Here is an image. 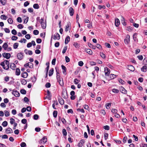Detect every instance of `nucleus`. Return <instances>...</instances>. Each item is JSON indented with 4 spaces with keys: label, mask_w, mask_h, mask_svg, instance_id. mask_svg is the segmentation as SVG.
Segmentation results:
<instances>
[{
    "label": "nucleus",
    "mask_w": 147,
    "mask_h": 147,
    "mask_svg": "<svg viewBox=\"0 0 147 147\" xmlns=\"http://www.w3.org/2000/svg\"><path fill=\"white\" fill-rule=\"evenodd\" d=\"M55 69L57 72V80L59 82V85L61 86H62L63 85V82L62 78H61V80L60 76L58 75L59 74V70L58 69H57L56 67Z\"/></svg>",
    "instance_id": "obj_1"
},
{
    "label": "nucleus",
    "mask_w": 147,
    "mask_h": 147,
    "mask_svg": "<svg viewBox=\"0 0 147 147\" xmlns=\"http://www.w3.org/2000/svg\"><path fill=\"white\" fill-rule=\"evenodd\" d=\"M24 53L22 52H20L17 55V57L18 59L21 60L24 58Z\"/></svg>",
    "instance_id": "obj_2"
},
{
    "label": "nucleus",
    "mask_w": 147,
    "mask_h": 147,
    "mask_svg": "<svg viewBox=\"0 0 147 147\" xmlns=\"http://www.w3.org/2000/svg\"><path fill=\"white\" fill-rule=\"evenodd\" d=\"M3 56L7 59H9L11 57V55L8 53H4L2 54Z\"/></svg>",
    "instance_id": "obj_3"
},
{
    "label": "nucleus",
    "mask_w": 147,
    "mask_h": 147,
    "mask_svg": "<svg viewBox=\"0 0 147 147\" xmlns=\"http://www.w3.org/2000/svg\"><path fill=\"white\" fill-rule=\"evenodd\" d=\"M47 142V138L46 136H44L43 138L39 141L40 144H44Z\"/></svg>",
    "instance_id": "obj_4"
},
{
    "label": "nucleus",
    "mask_w": 147,
    "mask_h": 147,
    "mask_svg": "<svg viewBox=\"0 0 147 147\" xmlns=\"http://www.w3.org/2000/svg\"><path fill=\"white\" fill-rule=\"evenodd\" d=\"M12 94L16 97H18L20 96V94L16 90H13L12 92Z\"/></svg>",
    "instance_id": "obj_5"
},
{
    "label": "nucleus",
    "mask_w": 147,
    "mask_h": 147,
    "mask_svg": "<svg viewBox=\"0 0 147 147\" xmlns=\"http://www.w3.org/2000/svg\"><path fill=\"white\" fill-rule=\"evenodd\" d=\"M105 75L106 76H109L110 72V70L107 67L105 68Z\"/></svg>",
    "instance_id": "obj_6"
},
{
    "label": "nucleus",
    "mask_w": 147,
    "mask_h": 147,
    "mask_svg": "<svg viewBox=\"0 0 147 147\" xmlns=\"http://www.w3.org/2000/svg\"><path fill=\"white\" fill-rule=\"evenodd\" d=\"M24 66L26 67H28L30 68H32L33 67V65L31 62H28L25 64L24 65Z\"/></svg>",
    "instance_id": "obj_7"
},
{
    "label": "nucleus",
    "mask_w": 147,
    "mask_h": 147,
    "mask_svg": "<svg viewBox=\"0 0 147 147\" xmlns=\"http://www.w3.org/2000/svg\"><path fill=\"white\" fill-rule=\"evenodd\" d=\"M130 37L129 34H127L126 36V38L124 39V42L125 44H127L129 43L130 41Z\"/></svg>",
    "instance_id": "obj_8"
},
{
    "label": "nucleus",
    "mask_w": 147,
    "mask_h": 147,
    "mask_svg": "<svg viewBox=\"0 0 147 147\" xmlns=\"http://www.w3.org/2000/svg\"><path fill=\"white\" fill-rule=\"evenodd\" d=\"M52 38L55 40H59L60 38V36L58 33H57L54 35L53 37L51 38Z\"/></svg>",
    "instance_id": "obj_9"
},
{
    "label": "nucleus",
    "mask_w": 147,
    "mask_h": 147,
    "mask_svg": "<svg viewBox=\"0 0 147 147\" xmlns=\"http://www.w3.org/2000/svg\"><path fill=\"white\" fill-rule=\"evenodd\" d=\"M70 23L69 22H68L67 25L66 26V28H65V31L67 32L69 29H70Z\"/></svg>",
    "instance_id": "obj_10"
},
{
    "label": "nucleus",
    "mask_w": 147,
    "mask_h": 147,
    "mask_svg": "<svg viewBox=\"0 0 147 147\" xmlns=\"http://www.w3.org/2000/svg\"><path fill=\"white\" fill-rule=\"evenodd\" d=\"M61 67L62 69L63 70L62 71L63 74L65 75H66V67L63 65H61Z\"/></svg>",
    "instance_id": "obj_11"
},
{
    "label": "nucleus",
    "mask_w": 147,
    "mask_h": 147,
    "mask_svg": "<svg viewBox=\"0 0 147 147\" xmlns=\"http://www.w3.org/2000/svg\"><path fill=\"white\" fill-rule=\"evenodd\" d=\"M5 132L6 134H9L12 133L13 131L11 128L9 127L5 129Z\"/></svg>",
    "instance_id": "obj_12"
},
{
    "label": "nucleus",
    "mask_w": 147,
    "mask_h": 147,
    "mask_svg": "<svg viewBox=\"0 0 147 147\" xmlns=\"http://www.w3.org/2000/svg\"><path fill=\"white\" fill-rule=\"evenodd\" d=\"M120 24V21L117 18H115V25L116 27L119 26Z\"/></svg>",
    "instance_id": "obj_13"
},
{
    "label": "nucleus",
    "mask_w": 147,
    "mask_h": 147,
    "mask_svg": "<svg viewBox=\"0 0 147 147\" xmlns=\"http://www.w3.org/2000/svg\"><path fill=\"white\" fill-rule=\"evenodd\" d=\"M128 69L132 71H133L135 70V68L134 67L131 65H129L127 66Z\"/></svg>",
    "instance_id": "obj_14"
},
{
    "label": "nucleus",
    "mask_w": 147,
    "mask_h": 147,
    "mask_svg": "<svg viewBox=\"0 0 147 147\" xmlns=\"http://www.w3.org/2000/svg\"><path fill=\"white\" fill-rule=\"evenodd\" d=\"M69 14L70 16H72L74 14V10L72 7H70L69 9Z\"/></svg>",
    "instance_id": "obj_15"
},
{
    "label": "nucleus",
    "mask_w": 147,
    "mask_h": 147,
    "mask_svg": "<svg viewBox=\"0 0 147 147\" xmlns=\"http://www.w3.org/2000/svg\"><path fill=\"white\" fill-rule=\"evenodd\" d=\"M24 52L26 54H28V55H31L33 54L32 51L30 50H28L27 49H25L24 50Z\"/></svg>",
    "instance_id": "obj_16"
},
{
    "label": "nucleus",
    "mask_w": 147,
    "mask_h": 147,
    "mask_svg": "<svg viewBox=\"0 0 147 147\" xmlns=\"http://www.w3.org/2000/svg\"><path fill=\"white\" fill-rule=\"evenodd\" d=\"M10 67L13 70H15L16 67V66L14 63H11L10 64Z\"/></svg>",
    "instance_id": "obj_17"
},
{
    "label": "nucleus",
    "mask_w": 147,
    "mask_h": 147,
    "mask_svg": "<svg viewBox=\"0 0 147 147\" xmlns=\"http://www.w3.org/2000/svg\"><path fill=\"white\" fill-rule=\"evenodd\" d=\"M85 51L90 55H91L92 53V50L90 49H85Z\"/></svg>",
    "instance_id": "obj_18"
},
{
    "label": "nucleus",
    "mask_w": 147,
    "mask_h": 147,
    "mask_svg": "<svg viewBox=\"0 0 147 147\" xmlns=\"http://www.w3.org/2000/svg\"><path fill=\"white\" fill-rule=\"evenodd\" d=\"M73 45L76 49H79L80 47V44L76 42H74Z\"/></svg>",
    "instance_id": "obj_19"
},
{
    "label": "nucleus",
    "mask_w": 147,
    "mask_h": 147,
    "mask_svg": "<svg viewBox=\"0 0 147 147\" xmlns=\"http://www.w3.org/2000/svg\"><path fill=\"white\" fill-rule=\"evenodd\" d=\"M70 40V38L69 36H67L65 38V44H67Z\"/></svg>",
    "instance_id": "obj_20"
},
{
    "label": "nucleus",
    "mask_w": 147,
    "mask_h": 147,
    "mask_svg": "<svg viewBox=\"0 0 147 147\" xmlns=\"http://www.w3.org/2000/svg\"><path fill=\"white\" fill-rule=\"evenodd\" d=\"M21 76L23 78H26L28 76V74L26 72H24L23 73H22Z\"/></svg>",
    "instance_id": "obj_21"
},
{
    "label": "nucleus",
    "mask_w": 147,
    "mask_h": 147,
    "mask_svg": "<svg viewBox=\"0 0 147 147\" xmlns=\"http://www.w3.org/2000/svg\"><path fill=\"white\" fill-rule=\"evenodd\" d=\"M141 70L142 71L146 72L147 71V66H144L141 68Z\"/></svg>",
    "instance_id": "obj_22"
},
{
    "label": "nucleus",
    "mask_w": 147,
    "mask_h": 147,
    "mask_svg": "<svg viewBox=\"0 0 147 147\" xmlns=\"http://www.w3.org/2000/svg\"><path fill=\"white\" fill-rule=\"evenodd\" d=\"M8 46L7 45V43H5L2 46V47L5 50L7 49Z\"/></svg>",
    "instance_id": "obj_23"
},
{
    "label": "nucleus",
    "mask_w": 147,
    "mask_h": 147,
    "mask_svg": "<svg viewBox=\"0 0 147 147\" xmlns=\"http://www.w3.org/2000/svg\"><path fill=\"white\" fill-rule=\"evenodd\" d=\"M120 91L123 94H126L127 93V91L123 87H121L120 89Z\"/></svg>",
    "instance_id": "obj_24"
},
{
    "label": "nucleus",
    "mask_w": 147,
    "mask_h": 147,
    "mask_svg": "<svg viewBox=\"0 0 147 147\" xmlns=\"http://www.w3.org/2000/svg\"><path fill=\"white\" fill-rule=\"evenodd\" d=\"M54 69L53 68L51 69L49 72V76H51L53 74V73Z\"/></svg>",
    "instance_id": "obj_25"
},
{
    "label": "nucleus",
    "mask_w": 147,
    "mask_h": 147,
    "mask_svg": "<svg viewBox=\"0 0 147 147\" xmlns=\"http://www.w3.org/2000/svg\"><path fill=\"white\" fill-rule=\"evenodd\" d=\"M122 19L121 20V22L122 24L124 26H125L126 25V23L125 22V19L122 16H121Z\"/></svg>",
    "instance_id": "obj_26"
},
{
    "label": "nucleus",
    "mask_w": 147,
    "mask_h": 147,
    "mask_svg": "<svg viewBox=\"0 0 147 147\" xmlns=\"http://www.w3.org/2000/svg\"><path fill=\"white\" fill-rule=\"evenodd\" d=\"M59 103L61 105H63L64 103V100L62 98H59Z\"/></svg>",
    "instance_id": "obj_27"
},
{
    "label": "nucleus",
    "mask_w": 147,
    "mask_h": 147,
    "mask_svg": "<svg viewBox=\"0 0 147 147\" xmlns=\"http://www.w3.org/2000/svg\"><path fill=\"white\" fill-rule=\"evenodd\" d=\"M20 73V70L19 68H17L16 69V75L19 76Z\"/></svg>",
    "instance_id": "obj_28"
},
{
    "label": "nucleus",
    "mask_w": 147,
    "mask_h": 147,
    "mask_svg": "<svg viewBox=\"0 0 147 147\" xmlns=\"http://www.w3.org/2000/svg\"><path fill=\"white\" fill-rule=\"evenodd\" d=\"M41 27L42 29H45L46 27V21H45L43 23L41 24Z\"/></svg>",
    "instance_id": "obj_29"
},
{
    "label": "nucleus",
    "mask_w": 147,
    "mask_h": 147,
    "mask_svg": "<svg viewBox=\"0 0 147 147\" xmlns=\"http://www.w3.org/2000/svg\"><path fill=\"white\" fill-rule=\"evenodd\" d=\"M88 45L90 48L94 49H96V47L95 46H94L91 43H89Z\"/></svg>",
    "instance_id": "obj_30"
},
{
    "label": "nucleus",
    "mask_w": 147,
    "mask_h": 147,
    "mask_svg": "<svg viewBox=\"0 0 147 147\" xmlns=\"http://www.w3.org/2000/svg\"><path fill=\"white\" fill-rule=\"evenodd\" d=\"M117 75H115L113 74H111L110 76V77L111 79H113L115 78H117Z\"/></svg>",
    "instance_id": "obj_31"
},
{
    "label": "nucleus",
    "mask_w": 147,
    "mask_h": 147,
    "mask_svg": "<svg viewBox=\"0 0 147 147\" xmlns=\"http://www.w3.org/2000/svg\"><path fill=\"white\" fill-rule=\"evenodd\" d=\"M19 45V44L18 42H16L14 44L13 47L14 49H16L18 47Z\"/></svg>",
    "instance_id": "obj_32"
},
{
    "label": "nucleus",
    "mask_w": 147,
    "mask_h": 147,
    "mask_svg": "<svg viewBox=\"0 0 147 147\" xmlns=\"http://www.w3.org/2000/svg\"><path fill=\"white\" fill-rule=\"evenodd\" d=\"M0 2L2 5H5L7 1L6 0H0Z\"/></svg>",
    "instance_id": "obj_33"
},
{
    "label": "nucleus",
    "mask_w": 147,
    "mask_h": 147,
    "mask_svg": "<svg viewBox=\"0 0 147 147\" xmlns=\"http://www.w3.org/2000/svg\"><path fill=\"white\" fill-rule=\"evenodd\" d=\"M1 18L3 20H6L7 19V17L5 15H2L1 16Z\"/></svg>",
    "instance_id": "obj_34"
},
{
    "label": "nucleus",
    "mask_w": 147,
    "mask_h": 147,
    "mask_svg": "<svg viewBox=\"0 0 147 147\" xmlns=\"http://www.w3.org/2000/svg\"><path fill=\"white\" fill-rule=\"evenodd\" d=\"M2 125L4 127H6L7 125V122L6 121H4L2 123Z\"/></svg>",
    "instance_id": "obj_35"
},
{
    "label": "nucleus",
    "mask_w": 147,
    "mask_h": 147,
    "mask_svg": "<svg viewBox=\"0 0 147 147\" xmlns=\"http://www.w3.org/2000/svg\"><path fill=\"white\" fill-rule=\"evenodd\" d=\"M137 33H134L133 36V37L134 40L135 41H136L137 40Z\"/></svg>",
    "instance_id": "obj_36"
},
{
    "label": "nucleus",
    "mask_w": 147,
    "mask_h": 147,
    "mask_svg": "<svg viewBox=\"0 0 147 147\" xmlns=\"http://www.w3.org/2000/svg\"><path fill=\"white\" fill-rule=\"evenodd\" d=\"M111 104V103H107L105 105L107 109L109 108L110 107Z\"/></svg>",
    "instance_id": "obj_37"
},
{
    "label": "nucleus",
    "mask_w": 147,
    "mask_h": 147,
    "mask_svg": "<svg viewBox=\"0 0 147 147\" xmlns=\"http://www.w3.org/2000/svg\"><path fill=\"white\" fill-rule=\"evenodd\" d=\"M21 82L22 83V84L23 85H25L26 84V80L25 79H23L21 80Z\"/></svg>",
    "instance_id": "obj_38"
},
{
    "label": "nucleus",
    "mask_w": 147,
    "mask_h": 147,
    "mask_svg": "<svg viewBox=\"0 0 147 147\" xmlns=\"http://www.w3.org/2000/svg\"><path fill=\"white\" fill-rule=\"evenodd\" d=\"M62 133L64 136H66L67 135V132L65 129H63L62 130Z\"/></svg>",
    "instance_id": "obj_39"
},
{
    "label": "nucleus",
    "mask_w": 147,
    "mask_h": 147,
    "mask_svg": "<svg viewBox=\"0 0 147 147\" xmlns=\"http://www.w3.org/2000/svg\"><path fill=\"white\" fill-rule=\"evenodd\" d=\"M57 111H54L53 113V117H54L56 118L57 117Z\"/></svg>",
    "instance_id": "obj_40"
},
{
    "label": "nucleus",
    "mask_w": 147,
    "mask_h": 147,
    "mask_svg": "<svg viewBox=\"0 0 147 147\" xmlns=\"http://www.w3.org/2000/svg\"><path fill=\"white\" fill-rule=\"evenodd\" d=\"M33 7L34 9H38L39 8V5L38 4H34L33 6Z\"/></svg>",
    "instance_id": "obj_41"
},
{
    "label": "nucleus",
    "mask_w": 147,
    "mask_h": 147,
    "mask_svg": "<svg viewBox=\"0 0 147 147\" xmlns=\"http://www.w3.org/2000/svg\"><path fill=\"white\" fill-rule=\"evenodd\" d=\"M100 56L102 57V58L104 59H105L106 58V55H105L103 53H100Z\"/></svg>",
    "instance_id": "obj_42"
},
{
    "label": "nucleus",
    "mask_w": 147,
    "mask_h": 147,
    "mask_svg": "<svg viewBox=\"0 0 147 147\" xmlns=\"http://www.w3.org/2000/svg\"><path fill=\"white\" fill-rule=\"evenodd\" d=\"M67 49V46H65L64 47L62 51V53L63 54L65 53Z\"/></svg>",
    "instance_id": "obj_43"
},
{
    "label": "nucleus",
    "mask_w": 147,
    "mask_h": 147,
    "mask_svg": "<svg viewBox=\"0 0 147 147\" xmlns=\"http://www.w3.org/2000/svg\"><path fill=\"white\" fill-rule=\"evenodd\" d=\"M112 91L115 93H117L119 92V90L116 89H113L112 90Z\"/></svg>",
    "instance_id": "obj_44"
},
{
    "label": "nucleus",
    "mask_w": 147,
    "mask_h": 147,
    "mask_svg": "<svg viewBox=\"0 0 147 147\" xmlns=\"http://www.w3.org/2000/svg\"><path fill=\"white\" fill-rule=\"evenodd\" d=\"M3 62H4V64L5 65L7 66L9 65V62L7 60H5Z\"/></svg>",
    "instance_id": "obj_45"
},
{
    "label": "nucleus",
    "mask_w": 147,
    "mask_h": 147,
    "mask_svg": "<svg viewBox=\"0 0 147 147\" xmlns=\"http://www.w3.org/2000/svg\"><path fill=\"white\" fill-rule=\"evenodd\" d=\"M18 37L17 36H12L11 37V39L13 40H16L18 39Z\"/></svg>",
    "instance_id": "obj_46"
},
{
    "label": "nucleus",
    "mask_w": 147,
    "mask_h": 147,
    "mask_svg": "<svg viewBox=\"0 0 147 147\" xmlns=\"http://www.w3.org/2000/svg\"><path fill=\"white\" fill-rule=\"evenodd\" d=\"M20 92L21 94H25L26 92V90L24 89L21 90Z\"/></svg>",
    "instance_id": "obj_47"
},
{
    "label": "nucleus",
    "mask_w": 147,
    "mask_h": 147,
    "mask_svg": "<svg viewBox=\"0 0 147 147\" xmlns=\"http://www.w3.org/2000/svg\"><path fill=\"white\" fill-rule=\"evenodd\" d=\"M39 117L38 116V115L35 114L34 115L33 118L34 120H36L38 119Z\"/></svg>",
    "instance_id": "obj_48"
},
{
    "label": "nucleus",
    "mask_w": 147,
    "mask_h": 147,
    "mask_svg": "<svg viewBox=\"0 0 147 147\" xmlns=\"http://www.w3.org/2000/svg\"><path fill=\"white\" fill-rule=\"evenodd\" d=\"M15 122V120L13 118H11L10 119V123L12 125Z\"/></svg>",
    "instance_id": "obj_49"
},
{
    "label": "nucleus",
    "mask_w": 147,
    "mask_h": 147,
    "mask_svg": "<svg viewBox=\"0 0 147 147\" xmlns=\"http://www.w3.org/2000/svg\"><path fill=\"white\" fill-rule=\"evenodd\" d=\"M11 33L12 34L16 35L17 34V32L16 30L15 29H13L11 31Z\"/></svg>",
    "instance_id": "obj_50"
},
{
    "label": "nucleus",
    "mask_w": 147,
    "mask_h": 147,
    "mask_svg": "<svg viewBox=\"0 0 147 147\" xmlns=\"http://www.w3.org/2000/svg\"><path fill=\"white\" fill-rule=\"evenodd\" d=\"M39 33V31L37 30H34L33 31V34L34 35H38Z\"/></svg>",
    "instance_id": "obj_51"
},
{
    "label": "nucleus",
    "mask_w": 147,
    "mask_h": 147,
    "mask_svg": "<svg viewBox=\"0 0 147 147\" xmlns=\"http://www.w3.org/2000/svg\"><path fill=\"white\" fill-rule=\"evenodd\" d=\"M51 86V85L50 83L49 82L47 83L45 85V87L47 88H48L50 87Z\"/></svg>",
    "instance_id": "obj_52"
},
{
    "label": "nucleus",
    "mask_w": 147,
    "mask_h": 147,
    "mask_svg": "<svg viewBox=\"0 0 147 147\" xmlns=\"http://www.w3.org/2000/svg\"><path fill=\"white\" fill-rule=\"evenodd\" d=\"M19 42L21 43L24 42L25 43L26 42V40L24 38H22Z\"/></svg>",
    "instance_id": "obj_53"
},
{
    "label": "nucleus",
    "mask_w": 147,
    "mask_h": 147,
    "mask_svg": "<svg viewBox=\"0 0 147 147\" xmlns=\"http://www.w3.org/2000/svg\"><path fill=\"white\" fill-rule=\"evenodd\" d=\"M25 37L27 39H29L31 38L29 34H26L25 36Z\"/></svg>",
    "instance_id": "obj_54"
},
{
    "label": "nucleus",
    "mask_w": 147,
    "mask_h": 147,
    "mask_svg": "<svg viewBox=\"0 0 147 147\" xmlns=\"http://www.w3.org/2000/svg\"><path fill=\"white\" fill-rule=\"evenodd\" d=\"M111 112L112 113L115 114L117 113V110L116 109H112L111 110Z\"/></svg>",
    "instance_id": "obj_55"
},
{
    "label": "nucleus",
    "mask_w": 147,
    "mask_h": 147,
    "mask_svg": "<svg viewBox=\"0 0 147 147\" xmlns=\"http://www.w3.org/2000/svg\"><path fill=\"white\" fill-rule=\"evenodd\" d=\"M20 146L21 147H25L26 146V144L25 142H22Z\"/></svg>",
    "instance_id": "obj_56"
},
{
    "label": "nucleus",
    "mask_w": 147,
    "mask_h": 147,
    "mask_svg": "<svg viewBox=\"0 0 147 147\" xmlns=\"http://www.w3.org/2000/svg\"><path fill=\"white\" fill-rule=\"evenodd\" d=\"M17 20V22L19 23H21L22 22V19L20 17H18Z\"/></svg>",
    "instance_id": "obj_57"
},
{
    "label": "nucleus",
    "mask_w": 147,
    "mask_h": 147,
    "mask_svg": "<svg viewBox=\"0 0 147 147\" xmlns=\"http://www.w3.org/2000/svg\"><path fill=\"white\" fill-rule=\"evenodd\" d=\"M7 21L8 23L10 24H12L13 22L11 18L8 19Z\"/></svg>",
    "instance_id": "obj_58"
},
{
    "label": "nucleus",
    "mask_w": 147,
    "mask_h": 147,
    "mask_svg": "<svg viewBox=\"0 0 147 147\" xmlns=\"http://www.w3.org/2000/svg\"><path fill=\"white\" fill-rule=\"evenodd\" d=\"M4 30L5 32L7 33H9L10 32L9 30L7 28H5L4 29Z\"/></svg>",
    "instance_id": "obj_59"
},
{
    "label": "nucleus",
    "mask_w": 147,
    "mask_h": 147,
    "mask_svg": "<svg viewBox=\"0 0 147 147\" xmlns=\"http://www.w3.org/2000/svg\"><path fill=\"white\" fill-rule=\"evenodd\" d=\"M119 81L120 83L121 84H124L125 83V82L121 79H119Z\"/></svg>",
    "instance_id": "obj_60"
},
{
    "label": "nucleus",
    "mask_w": 147,
    "mask_h": 147,
    "mask_svg": "<svg viewBox=\"0 0 147 147\" xmlns=\"http://www.w3.org/2000/svg\"><path fill=\"white\" fill-rule=\"evenodd\" d=\"M78 65L79 66L82 67V66L83 64L84 63L82 61H80L78 62Z\"/></svg>",
    "instance_id": "obj_61"
},
{
    "label": "nucleus",
    "mask_w": 147,
    "mask_h": 147,
    "mask_svg": "<svg viewBox=\"0 0 147 147\" xmlns=\"http://www.w3.org/2000/svg\"><path fill=\"white\" fill-rule=\"evenodd\" d=\"M21 122L22 123L25 124L27 122V120L26 119H24L22 120Z\"/></svg>",
    "instance_id": "obj_62"
},
{
    "label": "nucleus",
    "mask_w": 147,
    "mask_h": 147,
    "mask_svg": "<svg viewBox=\"0 0 147 147\" xmlns=\"http://www.w3.org/2000/svg\"><path fill=\"white\" fill-rule=\"evenodd\" d=\"M74 82L75 84H77L79 83V80L75 78L74 80Z\"/></svg>",
    "instance_id": "obj_63"
},
{
    "label": "nucleus",
    "mask_w": 147,
    "mask_h": 147,
    "mask_svg": "<svg viewBox=\"0 0 147 147\" xmlns=\"http://www.w3.org/2000/svg\"><path fill=\"white\" fill-rule=\"evenodd\" d=\"M65 61L66 62L68 63L70 61V59L68 56H66L65 57Z\"/></svg>",
    "instance_id": "obj_64"
}]
</instances>
